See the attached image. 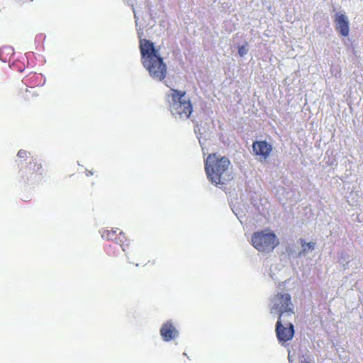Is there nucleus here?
I'll return each mask as SVG.
<instances>
[{
	"mask_svg": "<svg viewBox=\"0 0 363 363\" xmlns=\"http://www.w3.org/2000/svg\"><path fill=\"white\" fill-rule=\"evenodd\" d=\"M141 61L150 76L155 80H163L167 74V65L154 44L146 39H140Z\"/></svg>",
	"mask_w": 363,
	"mask_h": 363,
	"instance_id": "1",
	"label": "nucleus"
},
{
	"mask_svg": "<svg viewBox=\"0 0 363 363\" xmlns=\"http://www.w3.org/2000/svg\"><path fill=\"white\" fill-rule=\"evenodd\" d=\"M230 160L219 155H209L206 160L205 170L207 177L215 185L225 184L233 179L229 171Z\"/></svg>",
	"mask_w": 363,
	"mask_h": 363,
	"instance_id": "2",
	"label": "nucleus"
},
{
	"mask_svg": "<svg viewBox=\"0 0 363 363\" xmlns=\"http://www.w3.org/2000/svg\"><path fill=\"white\" fill-rule=\"evenodd\" d=\"M169 109L173 116L179 119H187L192 112V105L185 92L172 89L168 95Z\"/></svg>",
	"mask_w": 363,
	"mask_h": 363,
	"instance_id": "3",
	"label": "nucleus"
},
{
	"mask_svg": "<svg viewBox=\"0 0 363 363\" xmlns=\"http://www.w3.org/2000/svg\"><path fill=\"white\" fill-rule=\"evenodd\" d=\"M269 311L270 314L277 315L278 319L294 314V305L290 294L281 292L274 294L270 299Z\"/></svg>",
	"mask_w": 363,
	"mask_h": 363,
	"instance_id": "4",
	"label": "nucleus"
},
{
	"mask_svg": "<svg viewBox=\"0 0 363 363\" xmlns=\"http://www.w3.org/2000/svg\"><path fill=\"white\" fill-rule=\"evenodd\" d=\"M251 242L255 249L264 253L272 252L279 243L277 235L269 230L254 233Z\"/></svg>",
	"mask_w": 363,
	"mask_h": 363,
	"instance_id": "5",
	"label": "nucleus"
},
{
	"mask_svg": "<svg viewBox=\"0 0 363 363\" xmlns=\"http://www.w3.org/2000/svg\"><path fill=\"white\" fill-rule=\"evenodd\" d=\"M275 333L279 342L284 346L294 335V326L291 323H282V318L278 319L275 325Z\"/></svg>",
	"mask_w": 363,
	"mask_h": 363,
	"instance_id": "6",
	"label": "nucleus"
},
{
	"mask_svg": "<svg viewBox=\"0 0 363 363\" xmlns=\"http://www.w3.org/2000/svg\"><path fill=\"white\" fill-rule=\"evenodd\" d=\"M335 22L336 23V29L340 33L346 37L349 35V20L347 16L342 13L335 14Z\"/></svg>",
	"mask_w": 363,
	"mask_h": 363,
	"instance_id": "7",
	"label": "nucleus"
},
{
	"mask_svg": "<svg viewBox=\"0 0 363 363\" xmlns=\"http://www.w3.org/2000/svg\"><path fill=\"white\" fill-rule=\"evenodd\" d=\"M272 150V145L266 141H256L252 144V150L256 155L267 159Z\"/></svg>",
	"mask_w": 363,
	"mask_h": 363,
	"instance_id": "8",
	"label": "nucleus"
},
{
	"mask_svg": "<svg viewBox=\"0 0 363 363\" xmlns=\"http://www.w3.org/2000/svg\"><path fill=\"white\" fill-rule=\"evenodd\" d=\"M160 335L164 341H169L178 336V331L170 322H167L162 326Z\"/></svg>",
	"mask_w": 363,
	"mask_h": 363,
	"instance_id": "9",
	"label": "nucleus"
},
{
	"mask_svg": "<svg viewBox=\"0 0 363 363\" xmlns=\"http://www.w3.org/2000/svg\"><path fill=\"white\" fill-rule=\"evenodd\" d=\"M299 241L301 244L302 250L297 253V255H296V257L306 256L308 253L312 252L315 249V242H306V241L303 239H300Z\"/></svg>",
	"mask_w": 363,
	"mask_h": 363,
	"instance_id": "10",
	"label": "nucleus"
},
{
	"mask_svg": "<svg viewBox=\"0 0 363 363\" xmlns=\"http://www.w3.org/2000/svg\"><path fill=\"white\" fill-rule=\"evenodd\" d=\"M115 233V230H104V232L101 233V237L108 240L115 239L116 240V242H123V241L121 238V237L123 236L124 238V233L122 231H121L119 233L120 236L118 238L116 237Z\"/></svg>",
	"mask_w": 363,
	"mask_h": 363,
	"instance_id": "11",
	"label": "nucleus"
},
{
	"mask_svg": "<svg viewBox=\"0 0 363 363\" xmlns=\"http://www.w3.org/2000/svg\"><path fill=\"white\" fill-rule=\"evenodd\" d=\"M247 51L248 50L245 46L242 45L239 47L238 53L241 57L245 55L247 53Z\"/></svg>",
	"mask_w": 363,
	"mask_h": 363,
	"instance_id": "12",
	"label": "nucleus"
},
{
	"mask_svg": "<svg viewBox=\"0 0 363 363\" xmlns=\"http://www.w3.org/2000/svg\"><path fill=\"white\" fill-rule=\"evenodd\" d=\"M17 155L19 157H24L27 155V152L26 150H21L18 152Z\"/></svg>",
	"mask_w": 363,
	"mask_h": 363,
	"instance_id": "13",
	"label": "nucleus"
},
{
	"mask_svg": "<svg viewBox=\"0 0 363 363\" xmlns=\"http://www.w3.org/2000/svg\"><path fill=\"white\" fill-rule=\"evenodd\" d=\"M134 18L135 19V23H136V26H138V17L136 16L135 13L134 12Z\"/></svg>",
	"mask_w": 363,
	"mask_h": 363,
	"instance_id": "14",
	"label": "nucleus"
},
{
	"mask_svg": "<svg viewBox=\"0 0 363 363\" xmlns=\"http://www.w3.org/2000/svg\"><path fill=\"white\" fill-rule=\"evenodd\" d=\"M301 363H310V362L306 360H303L301 362Z\"/></svg>",
	"mask_w": 363,
	"mask_h": 363,
	"instance_id": "15",
	"label": "nucleus"
},
{
	"mask_svg": "<svg viewBox=\"0 0 363 363\" xmlns=\"http://www.w3.org/2000/svg\"><path fill=\"white\" fill-rule=\"evenodd\" d=\"M142 33H143V32H141V33H139V32H138V35H139V38H141V34H142Z\"/></svg>",
	"mask_w": 363,
	"mask_h": 363,
	"instance_id": "16",
	"label": "nucleus"
},
{
	"mask_svg": "<svg viewBox=\"0 0 363 363\" xmlns=\"http://www.w3.org/2000/svg\"><path fill=\"white\" fill-rule=\"evenodd\" d=\"M289 255H291V256H294V254H293V252H289Z\"/></svg>",
	"mask_w": 363,
	"mask_h": 363,
	"instance_id": "17",
	"label": "nucleus"
}]
</instances>
